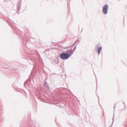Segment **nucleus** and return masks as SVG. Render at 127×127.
I'll return each mask as SVG.
<instances>
[{"mask_svg":"<svg viewBox=\"0 0 127 127\" xmlns=\"http://www.w3.org/2000/svg\"><path fill=\"white\" fill-rule=\"evenodd\" d=\"M69 55L67 53H62L60 54V56L62 59H68L69 57Z\"/></svg>","mask_w":127,"mask_h":127,"instance_id":"1","label":"nucleus"},{"mask_svg":"<svg viewBox=\"0 0 127 127\" xmlns=\"http://www.w3.org/2000/svg\"><path fill=\"white\" fill-rule=\"evenodd\" d=\"M102 49V47H99L98 49V54H99L100 52Z\"/></svg>","mask_w":127,"mask_h":127,"instance_id":"3","label":"nucleus"},{"mask_svg":"<svg viewBox=\"0 0 127 127\" xmlns=\"http://www.w3.org/2000/svg\"><path fill=\"white\" fill-rule=\"evenodd\" d=\"M108 6L107 5H105L103 7V11L104 14H106L107 13Z\"/></svg>","mask_w":127,"mask_h":127,"instance_id":"2","label":"nucleus"}]
</instances>
